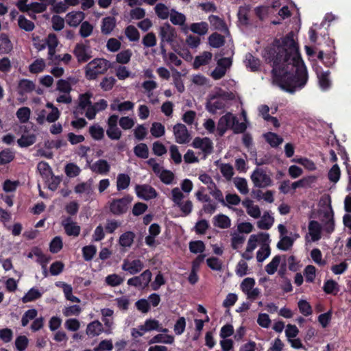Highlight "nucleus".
Wrapping results in <instances>:
<instances>
[{
  "mask_svg": "<svg viewBox=\"0 0 351 351\" xmlns=\"http://www.w3.org/2000/svg\"><path fill=\"white\" fill-rule=\"evenodd\" d=\"M293 36L291 32L281 40L276 38L266 47L264 55L272 66L273 83L290 93L302 88L308 80L307 69Z\"/></svg>",
  "mask_w": 351,
  "mask_h": 351,
  "instance_id": "1",
  "label": "nucleus"
},
{
  "mask_svg": "<svg viewBox=\"0 0 351 351\" xmlns=\"http://www.w3.org/2000/svg\"><path fill=\"white\" fill-rule=\"evenodd\" d=\"M110 66V62L104 58H95L85 66V77L88 80H95L99 75L104 74Z\"/></svg>",
  "mask_w": 351,
  "mask_h": 351,
  "instance_id": "2",
  "label": "nucleus"
},
{
  "mask_svg": "<svg viewBox=\"0 0 351 351\" xmlns=\"http://www.w3.org/2000/svg\"><path fill=\"white\" fill-rule=\"evenodd\" d=\"M133 197L129 194L121 198L113 199L110 202L109 210L114 215H122L128 212Z\"/></svg>",
  "mask_w": 351,
  "mask_h": 351,
  "instance_id": "3",
  "label": "nucleus"
},
{
  "mask_svg": "<svg viewBox=\"0 0 351 351\" xmlns=\"http://www.w3.org/2000/svg\"><path fill=\"white\" fill-rule=\"evenodd\" d=\"M327 45L329 49L326 52L320 50L318 53L317 58L322 61L326 67H331L336 62L335 40L328 38Z\"/></svg>",
  "mask_w": 351,
  "mask_h": 351,
  "instance_id": "4",
  "label": "nucleus"
},
{
  "mask_svg": "<svg viewBox=\"0 0 351 351\" xmlns=\"http://www.w3.org/2000/svg\"><path fill=\"white\" fill-rule=\"evenodd\" d=\"M258 243L262 245L261 248L256 252V259L259 263L265 261L271 254V249L269 245V234L266 232H260L258 234Z\"/></svg>",
  "mask_w": 351,
  "mask_h": 351,
  "instance_id": "5",
  "label": "nucleus"
},
{
  "mask_svg": "<svg viewBox=\"0 0 351 351\" xmlns=\"http://www.w3.org/2000/svg\"><path fill=\"white\" fill-rule=\"evenodd\" d=\"M251 180L258 188H266L272 185V180L262 168H256L251 175Z\"/></svg>",
  "mask_w": 351,
  "mask_h": 351,
  "instance_id": "6",
  "label": "nucleus"
},
{
  "mask_svg": "<svg viewBox=\"0 0 351 351\" xmlns=\"http://www.w3.org/2000/svg\"><path fill=\"white\" fill-rule=\"evenodd\" d=\"M91 53L89 40H85V43H77L73 49V54L79 63L88 62L92 58Z\"/></svg>",
  "mask_w": 351,
  "mask_h": 351,
  "instance_id": "7",
  "label": "nucleus"
},
{
  "mask_svg": "<svg viewBox=\"0 0 351 351\" xmlns=\"http://www.w3.org/2000/svg\"><path fill=\"white\" fill-rule=\"evenodd\" d=\"M159 36L160 42L171 45L177 37V32L169 23H165L160 27Z\"/></svg>",
  "mask_w": 351,
  "mask_h": 351,
  "instance_id": "8",
  "label": "nucleus"
},
{
  "mask_svg": "<svg viewBox=\"0 0 351 351\" xmlns=\"http://www.w3.org/2000/svg\"><path fill=\"white\" fill-rule=\"evenodd\" d=\"M136 195L144 200L148 201L157 197L156 189L149 184H137L135 186Z\"/></svg>",
  "mask_w": 351,
  "mask_h": 351,
  "instance_id": "9",
  "label": "nucleus"
},
{
  "mask_svg": "<svg viewBox=\"0 0 351 351\" xmlns=\"http://www.w3.org/2000/svg\"><path fill=\"white\" fill-rule=\"evenodd\" d=\"M234 115L231 112H228L225 115H223L219 119L217 132L219 136H223L228 129H231V125H232L234 121H235Z\"/></svg>",
  "mask_w": 351,
  "mask_h": 351,
  "instance_id": "10",
  "label": "nucleus"
},
{
  "mask_svg": "<svg viewBox=\"0 0 351 351\" xmlns=\"http://www.w3.org/2000/svg\"><path fill=\"white\" fill-rule=\"evenodd\" d=\"M173 134L176 143L179 144L188 143L191 140V135L185 125L177 123L173 126Z\"/></svg>",
  "mask_w": 351,
  "mask_h": 351,
  "instance_id": "11",
  "label": "nucleus"
},
{
  "mask_svg": "<svg viewBox=\"0 0 351 351\" xmlns=\"http://www.w3.org/2000/svg\"><path fill=\"white\" fill-rule=\"evenodd\" d=\"M323 217L322 221L324 223V230L327 233L331 234L335 230V220L334 212L330 204L328 206V210L324 212Z\"/></svg>",
  "mask_w": 351,
  "mask_h": 351,
  "instance_id": "12",
  "label": "nucleus"
},
{
  "mask_svg": "<svg viewBox=\"0 0 351 351\" xmlns=\"http://www.w3.org/2000/svg\"><path fill=\"white\" fill-rule=\"evenodd\" d=\"M143 263L140 259H135L131 262L125 260L122 265V269L134 275L139 273L143 269Z\"/></svg>",
  "mask_w": 351,
  "mask_h": 351,
  "instance_id": "13",
  "label": "nucleus"
},
{
  "mask_svg": "<svg viewBox=\"0 0 351 351\" xmlns=\"http://www.w3.org/2000/svg\"><path fill=\"white\" fill-rule=\"evenodd\" d=\"M93 94L90 92H86L79 95V102L75 110L73 111L74 114H82L83 111L90 105L92 104L90 99Z\"/></svg>",
  "mask_w": 351,
  "mask_h": 351,
  "instance_id": "14",
  "label": "nucleus"
},
{
  "mask_svg": "<svg viewBox=\"0 0 351 351\" xmlns=\"http://www.w3.org/2000/svg\"><path fill=\"white\" fill-rule=\"evenodd\" d=\"M62 224L67 235L77 237L80 234V226L72 221L70 217L63 220Z\"/></svg>",
  "mask_w": 351,
  "mask_h": 351,
  "instance_id": "15",
  "label": "nucleus"
},
{
  "mask_svg": "<svg viewBox=\"0 0 351 351\" xmlns=\"http://www.w3.org/2000/svg\"><path fill=\"white\" fill-rule=\"evenodd\" d=\"M319 69H322V68L317 66L315 70L318 78L319 85L322 90H326L328 89L332 84L329 78L330 72L329 71H326L325 72H319Z\"/></svg>",
  "mask_w": 351,
  "mask_h": 351,
  "instance_id": "16",
  "label": "nucleus"
},
{
  "mask_svg": "<svg viewBox=\"0 0 351 351\" xmlns=\"http://www.w3.org/2000/svg\"><path fill=\"white\" fill-rule=\"evenodd\" d=\"M85 17L84 13L81 11L71 12L66 16V23L72 27L78 26Z\"/></svg>",
  "mask_w": 351,
  "mask_h": 351,
  "instance_id": "17",
  "label": "nucleus"
},
{
  "mask_svg": "<svg viewBox=\"0 0 351 351\" xmlns=\"http://www.w3.org/2000/svg\"><path fill=\"white\" fill-rule=\"evenodd\" d=\"M90 169L96 173L106 175L110 171V165L107 160L99 159L90 166Z\"/></svg>",
  "mask_w": 351,
  "mask_h": 351,
  "instance_id": "18",
  "label": "nucleus"
},
{
  "mask_svg": "<svg viewBox=\"0 0 351 351\" xmlns=\"http://www.w3.org/2000/svg\"><path fill=\"white\" fill-rule=\"evenodd\" d=\"M139 329L143 331L158 330L160 332H167V328L160 327V323L155 319H147L145 320L144 325L138 326Z\"/></svg>",
  "mask_w": 351,
  "mask_h": 351,
  "instance_id": "19",
  "label": "nucleus"
},
{
  "mask_svg": "<svg viewBox=\"0 0 351 351\" xmlns=\"http://www.w3.org/2000/svg\"><path fill=\"white\" fill-rule=\"evenodd\" d=\"M116 27V19L113 16H107L102 19L101 31L104 35L110 34Z\"/></svg>",
  "mask_w": 351,
  "mask_h": 351,
  "instance_id": "20",
  "label": "nucleus"
},
{
  "mask_svg": "<svg viewBox=\"0 0 351 351\" xmlns=\"http://www.w3.org/2000/svg\"><path fill=\"white\" fill-rule=\"evenodd\" d=\"M225 106L224 101L219 98L215 99L214 101L211 100L210 97L206 104V110L212 114H215L218 110H223Z\"/></svg>",
  "mask_w": 351,
  "mask_h": 351,
  "instance_id": "21",
  "label": "nucleus"
},
{
  "mask_svg": "<svg viewBox=\"0 0 351 351\" xmlns=\"http://www.w3.org/2000/svg\"><path fill=\"white\" fill-rule=\"evenodd\" d=\"M103 326L98 320H95L89 323L86 328V334L89 337L98 336L103 332Z\"/></svg>",
  "mask_w": 351,
  "mask_h": 351,
  "instance_id": "22",
  "label": "nucleus"
},
{
  "mask_svg": "<svg viewBox=\"0 0 351 351\" xmlns=\"http://www.w3.org/2000/svg\"><path fill=\"white\" fill-rule=\"evenodd\" d=\"M309 233L313 241H316L321 238L322 227L318 221L312 220L308 223Z\"/></svg>",
  "mask_w": 351,
  "mask_h": 351,
  "instance_id": "23",
  "label": "nucleus"
},
{
  "mask_svg": "<svg viewBox=\"0 0 351 351\" xmlns=\"http://www.w3.org/2000/svg\"><path fill=\"white\" fill-rule=\"evenodd\" d=\"M213 224L216 227L226 229L230 227L231 221L228 216L223 214H219L214 217Z\"/></svg>",
  "mask_w": 351,
  "mask_h": 351,
  "instance_id": "24",
  "label": "nucleus"
},
{
  "mask_svg": "<svg viewBox=\"0 0 351 351\" xmlns=\"http://www.w3.org/2000/svg\"><path fill=\"white\" fill-rule=\"evenodd\" d=\"M135 239V234L132 231H127L123 233L119 240V243L124 247H130Z\"/></svg>",
  "mask_w": 351,
  "mask_h": 351,
  "instance_id": "25",
  "label": "nucleus"
},
{
  "mask_svg": "<svg viewBox=\"0 0 351 351\" xmlns=\"http://www.w3.org/2000/svg\"><path fill=\"white\" fill-rule=\"evenodd\" d=\"M212 58V53L208 51H204L202 55L195 57L193 62V68L197 69L201 66L206 65Z\"/></svg>",
  "mask_w": 351,
  "mask_h": 351,
  "instance_id": "26",
  "label": "nucleus"
},
{
  "mask_svg": "<svg viewBox=\"0 0 351 351\" xmlns=\"http://www.w3.org/2000/svg\"><path fill=\"white\" fill-rule=\"evenodd\" d=\"M12 43L8 35L5 34H1L0 35V53H8L12 49Z\"/></svg>",
  "mask_w": 351,
  "mask_h": 351,
  "instance_id": "27",
  "label": "nucleus"
},
{
  "mask_svg": "<svg viewBox=\"0 0 351 351\" xmlns=\"http://www.w3.org/2000/svg\"><path fill=\"white\" fill-rule=\"evenodd\" d=\"M130 177L126 173H119L117 178V189L118 191L128 188L130 184Z\"/></svg>",
  "mask_w": 351,
  "mask_h": 351,
  "instance_id": "28",
  "label": "nucleus"
},
{
  "mask_svg": "<svg viewBox=\"0 0 351 351\" xmlns=\"http://www.w3.org/2000/svg\"><path fill=\"white\" fill-rule=\"evenodd\" d=\"M264 137L265 141L271 145L272 147H277L283 142V138L280 137L276 133L274 132H267L264 134Z\"/></svg>",
  "mask_w": 351,
  "mask_h": 351,
  "instance_id": "29",
  "label": "nucleus"
},
{
  "mask_svg": "<svg viewBox=\"0 0 351 351\" xmlns=\"http://www.w3.org/2000/svg\"><path fill=\"white\" fill-rule=\"evenodd\" d=\"M209 45L213 48H219L225 43V38L223 36L215 32L208 37Z\"/></svg>",
  "mask_w": 351,
  "mask_h": 351,
  "instance_id": "30",
  "label": "nucleus"
},
{
  "mask_svg": "<svg viewBox=\"0 0 351 351\" xmlns=\"http://www.w3.org/2000/svg\"><path fill=\"white\" fill-rule=\"evenodd\" d=\"M190 29L195 34L203 36L208 32V25L206 22L193 23L190 25Z\"/></svg>",
  "mask_w": 351,
  "mask_h": 351,
  "instance_id": "31",
  "label": "nucleus"
},
{
  "mask_svg": "<svg viewBox=\"0 0 351 351\" xmlns=\"http://www.w3.org/2000/svg\"><path fill=\"white\" fill-rule=\"evenodd\" d=\"M274 219L268 213H265L261 219L257 222V226L261 230H269L273 226Z\"/></svg>",
  "mask_w": 351,
  "mask_h": 351,
  "instance_id": "32",
  "label": "nucleus"
},
{
  "mask_svg": "<svg viewBox=\"0 0 351 351\" xmlns=\"http://www.w3.org/2000/svg\"><path fill=\"white\" fill-rule=\"evenodd\" d=\"M246 66L250 67L252 71H257L261 66V61L252 53H248L245 56Z\"/></svg>",
  "mask_w": 351,
  "mask_h": 351,
  "instance_id": "33",
  "label": "nucleus"
},
{
  "mask_svg": "<svg viewBox=\"0 0 351 351\" xmlns=\"http://www.w3.org/2000/svg\"><path fill=\"white\" fill-rule=\"evenodd\" d=\"M37 169L44 178H49L53 176V171L49 163L45 161H40L38 163Z\"/></svg>",
  "mask_w": 351,
  "mask_h": 351,
  "instance_id": "34",
  "label": "nucleus"
},
{
  "mask_svg": "<svg viewBox=\"0 0 351 351\" xmlns=\"http://www.w3.org/2000/svg\"><path fill=\"white\" fill-rule=\"evenodd\" d=\"M280 240L277 243V247L283 251H287L293 245L295 241V238H291L290 236L280 238Z\"/></svg>",
  "mask_w": 351,
  "mask_h": 351,
  "instance_id": "35",
  "label": "nucleus"
},
{
  "mask_svg": "<svg viewBox=\"0 0 351 351\" xmlns=\"http://www.w3.org/2000/svg\"><path fill=\"white\" fill-rule=\"evenodd\" d=\"M208 21L215 29L223 31L227 29L225 21L218 16L210 15L208 17Z\"/></svg>",
  "mask_w": 351,
  "mask_h": 351,
  "instance_id": "36",
  "label": "nucleus"
},
{
  "mask_svg": "<svg viewBox=\"0 0 351 351\" xmlns=\"http://www.w3.org/2000/svg\"><path fill=\"white\" fill-rule=\"evenodd\" d=\"M134 153L138 158L147 159L149 157L148 147L145 143H139L134 147Z\"/></svg>",
  "mask_w": 351,
  "mask_h": 351,
  "instance_id": "37",
  "label": "nucleus"
},
{
  "mask_svg": "<svg viewBox=\"0 0 351 351\" xmlns=\"http://www.w3.org/2000/svg\"><path fill=\"white\" fill-rule=\"evenodd\" d=\"M14 159V152L9 148L0 152V166L11 162Z\"/></svg>",
  "mask_w": 351,
  "mask_h": 351,
  "instance_id": "38",
  "label": "nucleus"
},
{
  "mask_svg": "<svg viewBox=\"0 0 351 351\" xmlns=\"http://www.w3.org/2000/svg\"><path fill=\"white\" fill-rule=\"evenodd\" d=\"M42 293L38 289L33 287L30 289L28 292L22 298V302L23 303H27L29 302L35 301L41 298Z\"/></svg>",
  "mask_w": 351,
  "mask_h": 351,
  "instance_id": "39",
  "label": "nucleus"
},
{
  "mask_svg": "<svg viewBox=\"0 0 351 351\" xmlns=\"http://www.w3.org/2000/svg\"><path fill=\"white\" fill-rule=\"evenodd\" d=\"M281 261V256L280 255H276L270 263L265 266V271L269 274H274L280 265Z\"/></svg>",
  "mask_w": 351,
  "mask_h": 351,
  "instance_id": "40",
  "label": "nucleus"
},
{
  "mask_svg": "<svg viewBox=\"0 0 351 351\" xmlns=\"http://www.w3.org/2000/svg\"><path fill=\"white\" fill-rule=\"evenodd\" d=\"M32 252L37 258V262L42 265V267L47 266V264L49 262L51 257L46 256L42 250L38 247H34L32 250Z\"/></svg>",
  "mask_w": 351,
  "mask_h": 351,
  "instance_id": "41",
  "label": "nucleus"
},
{
  "mask_svg": "<svg viewBox=\"0 0 351 351\" xmlns=\"http://www.w3.org/2000/svg\"><path fill=\"white\" fill-rule=\"evenodd\" d=\"M170 21L173 25H183L186 21V16L184 14L172 9L170 15Z\"/></svg>",
  "mask_w": 351,
  "mask_h": 351,
  "instance_id": "42",
  "label": "nucleus"
},
{
  "mask_svg": "<svg viewBox=\"0 0 351 351\" xmlns=\"http://www.w3.org/2000/svg\"><path fill=\"white\" fill-rule=\"evenodd\" d=\"M173 341L174 338L171 335H163L162 334H158L149 340V344H153L156 343H164L171 344Z\"/></svg>",
  "mask_w": 351,
  "mask_h": 351,
  "instance_id": "43",
  "label": "nucleus"
},
{
  "mask_svg": "<svg viewBox=\"0 0 351 351\" xmlns=\"http://www.w3.org/2000/svg\"><path fill=\"white\" fill-rule=\"evenodd\" d=\"M18 25L19 27L26 32H32L34 30V23L26 19L23 15H20L18 19Z\"/></svg>",
  "mask_w": 351,
  "mask_h": 351,
  "instance_id": "44",
  "label": "nucleus"
},
{
  "mask_svg": "<svg viewBox=\"0 0 351 351\" xmlns=\"http://www.w3.org/2000/svg\"><path fill=\"white\" fill-rule=\"evenodd\" d=\"M19 88L21 94H23V93H31L35 89V84L29 80L23 79L19 82Z\"/></svg>",
  "mask_w": 351,
  "mask_h": 351,
  "instance_id": "45",
  "label": "nucleus"
},
{
  "mask_svg": "<svg viewBox=\"0 0 351 351\" xmlns=\"http://www.w3.org/2000/svg\"><path fill=\"white\" fill-rule=\"evenodd\" d=\"M97 253V247L93 245H86L82 247V256L86 261H91Z\"/></svg>",
  "mask_w": 351,
  "mask_h": 351,
  "instance_id": "46",
  "label": "nucleus"
},
{
  "mask_svg": "<svg viewBox=\"0 0 351 351\" xmlns=\"http://www.w3.org/2000/svg\"><path fill=\"white\" fill-rule=\"evenodd\" d=\"M155 12L158 18L160 19H167L169 16V8L162 3H159L156 5Z\"/></svg>",
  "mask_w": 351,
  "mask_h": 351,
  "instance_id": "47",
  "label": "nucleus"
},
{
  "mask_svg": "<svg viewBox=\"0 0 351 351\" xmlns=\"http://www.w3.org/2000/svg\"><path fill=\"white\" fill-rule=\"evenodd\" d=\"M36 142V136L34 134L30 135H22L20 138L18 139V145L21 147H27L33 145Z\"/></svg>",
  "mask_w": 351,
  "mask_h": 351,
  "instance_id": "48",
  "label": "nucleus"
},
{
  "mask_svg": "<svg viewBox=\"0 0 351 351\" xmlns=\"http://www.w3.org/2000/svg\"><path fill=\"white\" fill-rule=\"evenodd\" d=\"M125 34L130 41H138L140 38V34L134 25H128L125 29Z\"/></svg>",
  "mask_w": 351,
  "mask_h": 351,
  "instance_id": "49",
  "label": "nucleus"
},
{
  "mask_svg": "<svg viewBox=\"0 0 351 351\" xmlns=\"http://www.w3.org/2000/svg\"><path fill=\"white\" fill-rule=\"evenodd\" d=\"M116 82V79L112 76L105 77L102 79L99 86L103 90L109 91L112 89Z\"/></svg>",
  "mask_w": 351,
  "mask_h": 351,
  "instance_id": "50",
  "label": "nucleus"
},
{
  "mask_svg": "<svg viewBox=\"0 0 351 351\" xmlns=\"http://www.w3.org/2000/svg\"><path fill=\"white\" fill-rule=\"evenodd\" d=\"M323 289L326 294H336L338 291V284L334 280H328L324 282Z\"/></svg>",
  "mask_w": 351,
  "mask_h": 351,
  "instance_id": "51",
  "label": "nucleus"
},
{
  "mask_svg": "<svg viewBox=\"0 0 351 351\" xmlns=\"http://www.w3.org/2000/svg\"><path fill=\"white\" fill-rule=\"evenodd\" d=\"M298 306L300 312L304 316L311 315L313 313L312 306L310 303L305 300H299Z\"/></svg>",
  "mask_w": 351,
  "mask_h": 351,
  "instance_id": "52",
  "label": "nucleus"
},
{
  "mask_svg": "<svg viewBox=\"0 0 351 351\" xmlns=\"http://www.w3.org/2000/svg\"><path fill=\"white\" fill-rule=\"evenodd\" d=\"M205 248V244L202 241H192L189 243V250L191 253H202Z\"/></svg>",
  "mask_w": 351,
  "mask_h": 351,
  "instance_id": "53",
  "label": "nucleus"
},
{
  "mask_svg": "<svg viewBox=\"0 0 351 351\" xmlns=\"http://www.w3.org/2000/svg\"><path fill=\"white\" fill-rule=\"evenodd\" d=\"M123 280V278L116 274H110L105 278L106 283L110 287H117L120 285Z\"/></svg>",
  "mask_w": 351,
  "mask_h": 351,
  "instance_id": "54",
  "label": "nucleus"
},
{
  "mask_svg": "<svg viewBox=\"0 0 351 351\" xmlns=\"http://www.w3.org/2000/svg\"><path fill=\"white\" fill-rule=\"evenodd\" d=\"M37 315L38 311L35 308L29 309L25 311L21 318V326L23 327L26 326L29 320L35 319Z\"/></svg>",
  "mask_w": 351,
  "mask_h": 351,
  "instance_id": "55",
  "label": "nucleus"
},
{
  "mask_svg": "<svg viewBox=\"0 0 351 351\" xmlns=\"http://www.w3.org/2000/svg\"><path fill=\"white\" fill-rule=\"evenodd\" d=\"M89 133L92 138L97 141L102 139L104 136V130L99 125L90 126L89 128Z\"/></svg>",
  "mask_w": 351,
  "mask_h": 351,
  "instance_id": "56",
  "label": "nucleus"
},
{
  "mask_svg": "<svg viewBox=\"0 0 351 351\" xmlns=\"http://www.w3.org/2000/svg\"><path fill=\"white\" fill-rule=\"evenodd\" d=\"M150 132L153 136L159 138L165 134V126L160 123L154 122L152 123Z\"/></svg>",
  "mask_w": 351,
  "mask_h": 351,
  "instance_id": "57",
  "label": "nucleus"
},
{
  "mask_svg": "<svg viewBox=\"0 0 351 351\" xmlns=\"http://www.w3.org/2000/svg\"><path fill=\"white\" fill-rule=\"evenodd\" d=\"M30 109L28 107H21L16 112V117L21 123H25L28 121L30 117Z\"/></svg>",
  "mask_w": 351,
  "mask_h": 351,
  "instance_id": "58",
  "label": "nucleus"
},
{
  "mask_svg": "<svg viewBox=\"0 0 351 351\" xmlns=\"http://www.w3.org/2000/svg\"><path fill=\"white\" fill-rule=\"evenodd\" d=\"M340 176H341L340 168L338 165L335 164L329 170L328 173V178L330 182L336 183L339 180Z\"/></svg>",
  "mask_w": 351,
  "mask_h": 351,
  "instance_id": "59",
  "label": "nucleus"
},
{
  "mask_svg": "<svg viewBox=\"0 0 351 351\" xmlns=\"http://www.w3.org/2000/svg\"><path fill=\"white\" fill-rule=\"evenodd\" d=\"M132 56V53L130 49L123 50L117 55L116 60L119 63L127 64L130 62Z\"/></svg>",
  "mask_w": 351,
  "mask_h": 351,
  "instance_id": "60",
  "label": "nucleus"
},
{
  "mask_svg": "<svg viewBox=\"0 0 351 351\" xmlns=\"http://www.w3.org/2000/svg\"><path fill=\"white\" fill-rule=\"evenodd\" d=\"M63 247L60 237H55L49 243V250L51 253H58Z\"/></svg>",
  "mask_w": 351,
  "mask_h": 351,
  "instance_id": "61",
  "label": "nucleus"
},
{
  "mask_svg": "<svg viewBox=\"0 0 351 351\" xmlns=\"http://www.w3.org/2000/svg\"><path fill=\"white\" fill-rule=\"evenodd\" d=\"M45 66V62L43 59H37L29 66V71L32 73H38L42 72Z\"/></svg>",
  "mask_w": 351,
  "mask_h": 351,
  "instance_id": "62",
  "label": "nucleus"
},
{
  "mask_svg": "<svg viewBox=\"0 0 351 351\" xmlns=\"http://www.w3.org/2000/svg\"><path fill=\"white\" fill-rule=\"evenodd\" d=\"M316 268L312 265H307L304 271V275L307 282H313L315 278Z\"/></svg>",
  "mask_w": 351,
  "mask_h": 351,
  "instance_id": "63",
  "label": "nucleus"
},
{
  "mask_svg": "<svg viewBox=\"0 0 351 351\" xmlns=\"http://www.w3.org/2000/svg\"><path fill=\"white\" fill-rule=\"evenodd\" d=\"M93 30V26L88 21H84L82 23L80 34L82 38H86L89 36Z\"/></svg>",
  "mask_w": 351,
  "mask_h": 351,
  "instance_id": "64",
  "label": "nucleus"
}]
</instances>
